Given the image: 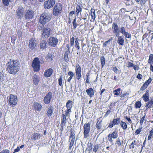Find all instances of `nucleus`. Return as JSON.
Instances as JSON below:
<instances>
[{
  "mask_svg": "<svg viewBox=\"0 0 153 153\" xmlns=\"http://www.w3.org/2000/svg\"><path fill=\"white\" fill-rule=\"evenodd\" d=\"M40 70V68H33V70L35 72H38Z\"/></svg>",
  "mask_w": 153,
  "mask_h": 153,
  "instance_id": "nucleus-60",
  "label": "nucleus"
},
{
  "mask_svg": "<svg viewBox=\"0 0 153 153\" xmlns=\"http://www.w3.org/2000/svg\"><path fill=\"white\" fill-rule=\"evenodd\" d=\"M148 63L150 65V67H153V54H150L148 60Z\"/></svg>",
  "mask_w": 153,
  "mask_h": 153,
  "instance_id": "nucleus-23",
  "label": "nucleus"
},
{
  "mask_svg": "<svg viewBox=\"0 0 153 153\" xmlns=\"http://www.w3.org/2000/svg\"><path fill=\"white\" fill-rule=\"evenodd\" d=\"M40 63L39 58L37 57L35 58L33 61L32 67H40Z\"/></svg>",
  "mask_w": 153,
  "mask_h": 153,
  "instance_id": "nucleus-13",
  "label": "nucleus"
},
{
  "mask_svg": "<svg viewBox=\"0 0 153 153\" xmlns=\"http://www.w3.org/2000/svg\"><path fill=\"white\" fill-rule=\"evenodd\" d=\"M20 65V62L16 61H13L10 60L9 62L7 64V66L8 67H17ZM20 65H19V66Z\"/></svg>",
  "mask_w": 153,
  "mask_h": 153,
  "instance_id": "nucleus-11",
  "label": "nucleus"
},
{
  "mask_svg": "<svg viewBox=\"0 0 153 153\" xmlns=\"http://www.w3.org/2000/svg\"><path fill=\"white\" fill-rule=\"evenodd\" d=\"M112 123L114 125L119 124L120 123V118H117L116 119H114L112 121Z\"/></svg>",
  "mask_w": 153,
  "mask_h": 153,
  "instance_id": "nucleus-29",
  "label": "nucleus"
},
{
  "mask_svg": "<svg viewBox=\"0 0 153 153\" xmlns=\"http://www.w3.org/2000/svg\"><path fill=\"white\" fill-rule=\"evenodd\" d=\"M112 28L114 30L113 31V33L120 31L119 30V27L115 23H114L112 24Z\"/></svg>",
  "mask_w": 153,
  "mask_h": 153,
  "instance_id": "nucleus-24",
  "label": "nucleus"
},
{
  "mask_svg": "<svg viewBox=\"0 0 153 153\" xmlns=\"http://www.w3.org/2000/svg\"><path fill=\"white\" fill-rule=\"evenodd\" d=\"M75 13V11H71L69 13L68 15L69 17H73V14H74Z\"/></svg>",
  "mask_w": 153,
  "mask_h": 153,
  "instance_id": "nucleus-56",
  "label": "nucleus"
},
{
  "mask_svg": "<svg viewBox=\"0 0 153 153\" xmlns=\"http://www.w3.org/2000/svg\"><path fill=\"white\" fill-rule=\"evenodd\" d=\"M66 120L65 115L64 114H63L62 118V122L61 124V129H62V130L63 129L64 126H65V123L66 122Z\"/></svg>",
  "mask_w": 153,
  "mask_h": 153,
  "instance_id": "nucleus-19",
  "label": "nucleus"
},
{
  "mask_svg": "<svg viewBox=\"0 0 153 153\" xmlns=\"http://www.w3.org/2000/svg\"><path fill=\"white\" fill-rule=\"evenodd\" d=\"M128 67H135V66H134L133 63L130 62L128 63Z\"/></svg>",
  "mask_w": 153,
  "mask_h": 153,
  "instance_id": "nucleus-64",
  "label": "nucleus"
},
{
  "mask_svg": "<svg viewBox=\"0 0 153 153\" xmlns=\"http://www.w3.org/2000/svg\"><path fill=\"white\" fill-rule=\"evenodd\" d=\"M24 13V10L23 8L21 6H19L16 10V15L19 17V18L21 19L23 16Z\"/></svg>",
  "mask_w": 153,
  "mask_h": 153,
  "instance_id": "nucleus-9",
  "label": "nucleus"
},
{
  "mask_svg": "<svg viewBox=\"0 0 153 153\" xmlns=\"http://www.w3.org/2000/svg\"><path fill=\"white\" fill-rule=\"evenodd\" d=\"M53 107L52 106H50L48 108L47 111L46 115L48 117H51L53 114Z\"/></svg>",
  "mask_w": 153,
  "mask_h": 153,
  "instance_id": "nucleus-16",
  "label": "nucleus"
},
{
  "mask_svg": "<svg viewBox=\"0 0 153 153\" xmlns=\"http://www.w3.org/2000/svg\"><path fill=\"white\" fill-rule=\"evenodd\" d=\"M98 148L99 147L98 144L95 145L93 149V151L95 152H97Z\"/></svg>",
  "mask_w": 153,
  "mask_h": 153,
  "instance_id": "nucleus-52",
  "label": "nucleus"
},
{
  "mask_svg": "<svg viewBox=\"0 0 153 153\" xmlns=\"http://www.w3.org/2000/svg\"><path fill=\"white\" fill-rule=\"evenodd\" d=\"M81 68H77L76 69V78L79 80L81 78Z\"/></svg>",
  "mask_w": 153,
  "mask_h": 153,
  "instance_id": "nucleus-20",
  "label": "nucleus"
},
{
  "mask_svg": "<svg viewBox=\"0 0 153 153\" xmlns=\"http://www.w3.org/2000/svg\"><path fill=\"white\" fill-rule=\"evenodd\" d=\"M125 117L129 123H132V121L130 118H128L127 116H126Z\"/></svg>",
  "mask_w": 153,
  "mask_h": 153,
  "instance_id": "nucleus-61",
  "label": "nucleus"
},
{
  "mask_svg": "<svg viewBox=\"0 0 153 153\" xmlns=\"http://www.w3.org/2000/svg\"><path fill=\"white\" fill-rule=\"evenodd\" d=\"M52 32L51 29L48 25H46L42 29V37L44 38H48Z\"/></svg>",
  "mask_w": 153,
  "mask_h": 153,
  "instance_id": "nucleus-3",
  "label": "nucleus"
},
{
  "mask_svg": "<svg viewBox=\"0 0 153 153\" xmlns=\"http://www.w3.org/2000/svg\"><path fill=\"white\" fill-rule=\"evenodd\" d=\"M142 76L140 74H138L137 76V78L139 79H142Z\"/></svg>",
  "mask_w": 153,
  "mask_h": 153,
  "instance_id": "nucleus-63",
  "label": "nucleus"
},
{
  "mask_svg": "<svg viewBox=\"0 0 153 153\" xmlns=\"http://www.w3.org/2000/svg\"><path fill=\"white\" fill-rule=\"evenodd\" d=\"M52 97V93L51 92H48L44 97V102L46 104H49Z\"/></svg>",
  "mask_w": 153,
  "mask_h": 153,
  "instance_id": "nucleus-8",
  "label": "nucleus"
},
{
  "mask_svg": "<svg viewBox=\"0 0 153 153\" xmlns=\"http://www.w3.org/2000/svg\"><path fill=\"white\" fill-rule=\"evenodd\" d=\"M146 114H145V115L143 116V117H142L140 119V124L141 125H142L143 124V121H144L145 120V116H146Z\"/></svg>",
  "mask_w": 153,
  "mask_h": 153,
  "instance_id": "nucleus-46",
  "label": "nucleus"
},
{
  "mask_svg": "<svg viewBox=\"0 0 153 153\" xmlns=\"http://www.w3.org/2000/svg\"><path fill=\"white\" fill-rule=\"evenodd\" d=\"M39 135L38 133H34L31 136V138L33 140H36L39 139Z\"/></svg>",
  "mask_w": 153,
  "mask_h": 153,
  "instance_id": "nucleus-28",
  "label": "nucleus"
},
{
  "mask_svg": "<svg viewBox=\"0 0 153 153\" xmlns=\"http://www.w3.org/2000/svg\"><path fill=\"white\" fill-rule=\"evenodd\" d=\"M17 68H7V70L11 74H16L19 70Z\"/></svg>",
  "mask_w": 153,
  "mask_h": 153,
  "instance_id": "nucleus-14",
  "label": "nucleus"
},
{
  "mask_svg": "<svg viewBox=\"0 0 153 153\" xmlns=\"http://www.w3.org/2000/svg\"><path fill=\"white\" fill-rule=\"evenodd\" d=\"M101 122L102 120L100 121H99V120H98L97 121V122L96 123V127L98 129H100L101 127H102V125H101Z\"/></svg>",
  "mask_w": 153,
  "mask_h": 153,
  "instance_id": "nucleus-33",
  "label": "nucleus"
},
{
  "mask_svg": "<svg viewBox=\"0 0 153 153\" xmlns=\"http://www.w3.org/2000/svg\"><path fill=\"white\" fill-rule=\"evenodd\" d=\"M33 16V12L32 10H28L25 15L26 19H32Z\"/></svg>",
  "mask_w": 153,
  "mask_h": 153,
  "instance_id": "nucleus-12",
  "label": "nucleus"
},
{
  "mask_svg": "<svg viewBox=\"0 0 153 153\" xmlns=\"http://www.w3.org/2000/svg\"><path fill=\"white\" fill-rule=\"evenodd\" d=\"M120 32L123 34L126 32L125 31V29L124 27H121L120 28Z\"/></svg>",
  "mask_w": 153,
  "mask_h": 153,
  "instance_id": "nucleus-49",
  "label": "nucleus"
},
{
  "mask_svg": "<svg viewBox=\"0 0 153 153\" xmlns=\"http://www.w3.org/2000/svg\"><path fill=\"white\" fill-rule=\"evenodd\" d=\"M90 124L89 123L85 124L83 126L84 138H87L89 136Z\"/></svg>",
  "mask_w": 153,
  "mask_h": 153,
  "instance_id": "nucleus-4",
  "label": "nucleus"
},
{
  "mask_svg": "<svg viewBox=\"0 0 153 153\" xmlns=\"http://www.w3.org/2000/svg\"><path fill=\"white\" fill-rule=\"evenodd\" d=\"M37 44V42L34 39L32 38L29 40V46L30 49L32 50L35 49Z\"/></svg>",
  "mask_w": 153,
  "mask_h": 153,
  "instance_id": "nucleus-10",
  "label": "nucleus"
},
{
  "mask_svg": "<svg viewBox=\"0 0 153 153\" xmlns=\"http://www.w3.org/2000/svg\"><path fill=\"white\" fill-rule=\"evenodd\" d=\"M42 107V105L40 104L37 102L34 103L33 108L35 110L39 111H41Z\"/></svg>",
  "mask_w": 153,
  "mask_h": 153,
  "instance_id": "nucleus-17",
  "label": "nucleus"
},
{
  "mask_svg": "<svg viewBox=\"0 0 153 153\" xmlns=\"http://www.w3.org/2000/svg\"><path fill=\"white\" fill-rule=\"evenodd\" d=\"M123 35H124L126 38H129L130 39L131 35L129 33L126 32L123 34Z\"/></svg>",
  "mask_w": 153,
  "mask_h": 153,
  "instance_id": "nucleus-44",
  "label": "nucleus"
},
{
  "mask_svg": "<svg viewBox=\"0 0 153 153\" xmlns=\"http://www.w3.org/2000/svg\"><path fill=\"white\" fill-rule=\"evenodd\" d=\"M71 134L70 135L69 141L70 140L71 138H75V134L74 132H73V131L71 129L70 130Z\"/></svg>",
  "mask_w": 153,
  "mask_h": 153,
  "instance_id": "nucleus-38",
  "label": "nucleus"
},
{
  "mask_svg": "<svg viewBox=\"0 0 153 153\" xmlns=\"http://www.w3.org/2000/svg\"><path fill=\"white\" fill-rule=\"evenodd\" d=\"M73 27L74 28V29H75L76 27V26L77 25L76 24V18L74 19L73 22ZM77 25H78V24Z\"/></svg>",
  "mask_w": 153,
  "mask_h": 153,
  "instance_id": "nucleus-48",
  "label": "nucleus"
},
{
  "mask_svg": "<svg viewBox=\"0 0 153 153\" xmlns=\"http://www.w3.org/2000/svg\"><path fill=\"white\" fill-rule=\"evenodd\" d=\"M112 138H116L118 137L117 134L115 131L113 132L112 134Z\"/></svg>",
  "mask_w": 153,
  "mask_h": 153,
  "instance_id": "nucleus-42",
  "label": "nucleus"
},
{
  "mask_svg": "<svg viewBox=\"0 0 153 153\" xmlns=\"http://www.w3.org/2000/svg\"><path fill=\"white\" fill-rule=\"evenodd\" d=\"M55 4L54 0H48L45 3V9H49L52 8Z\"/></svg>",
  "mask_w": 153,
  "mask_h": 153,
  "instance_id": "nucleus-7",
  "label": "nucleus"
},
{
  "mask_svg": "<svg viewBox=\"0 0 153 153\" xmlns=\"http://www.w3.org/2000/svg\"><path fill=\"white\" fill-rule=\"evenodd\" d=\"M117 43L121 45H123L124 44V39L123 36H120L118 38Z\"/></svg>",
  "mask_w": 153,
  "mask_h": 153,
  "instance_id": "nucleus-21",
  "label": "nucleus"
},
{
  "mask_svg": "<svg viewBox=\"0 0 153 153\" xmlns=\"http://www.w3.org/2000/svg\"><path fill=\"white\" fill-rule=\"evenodd\" d=\"M120 88H118L117 90L114 91L113 92L114 95H118L120 93Z\"/></svg>",
  "mask_w": 153,
  "mask_h": 153,
  "instance_id": "nucleus-41",
  "label": "nucleus"
},
{
  "mask_svg": "<svg viewBox=\"0 0 153 153\" xmlns=\"http://www.w3.org/2000/svg\"><path fill=\"white\" fill-rule=\"evenodd\" d=\"M62 6L60 4H57L54 7L53 10V14L54 16H58L61 13Z\"/></svg>",
  "mask_w": 153,
  "mask_h": 153,
  "instance_id": "nucleus-5",
  "label": "nucleus"
},
{
  "mask_svg": "<svg viewBox=\"0 0 153 153\" xmlns=\"http://www.w3.org/2000/svg\"><path fill=\"white\" fill-rule=\"evenodd\" d=\"M70 53V51H66L64 54V58L65 60V62H67L69 61V58L70 57L68 56V54Z\"/></svg>",
  "mask_w": 153,
  "mask_h": 153,
  "instance_id": "nucleus-25",
  "label": "nucleus"
},
{
  "mask_svg": "<svg viewBox=\"0 0 153 153\" xmlns=\"http://www.w3.org/2000/svg\"><path fill=\"white\" fill-rule=\"evenodd\" d=\"M74 43V38L72 37L70 39V44L71 46H73Z\"/></svg>",
  "mask_w": 153,
  "mask_h": 153,
  "instance_id": "nucleus-45",
  "label": "nucleus"
},
{
  "mask_svg": "<svg viewBox=\"0 0 153 153\" xmlns=\"http://www.w3.org/2000/svg\"><path fill=\"white\" fill-rule=\"evenodd\" d=\"M142 128V127L138 129H137L135 131V134L136 135H137L139 134L140 132L141 131V129Z\"/></svg>",
  "mask_w": 153,
  "mask_h": 153,
  "instance_id": "nucleus-55",
  "label": "nucleus"
},
{
  "mask_svg": "<svg viewBox=\"0 0 153 153\" xmlns=\"http://www.w3.org/2000/svg\"><path fill=\"white\" fill-rule=\"evenodd\" d=\"M58 82H59V85L60 86H62V76H60V78L59 79Z\"/></svg>",
  "mask_w": 153,
  "mask_h": 153,
  "instance_id": "nucleus-47",
  "label": "nucleus"
},
{
  "mask_svg": "<svg viewBox=\"0 0 153 153\" xmlns=\"http://www.w3.org/2000/svg\"><path fill=\"white\" fill-rule=\"evenodd\" d=\"M147 103L151 106L153 104V98H152L150 100L147 102Z\"/></svg>",
  "mask_w": 153,
  "mask_h": 153,
  "instance_id": "nucleus-54",
  "label": "nucleus"
},
{
  "mask_svg": "<svg viewBox=\"0 0 153 153\" xmlns=\"http://www.w3.org/2000/svg\"><path fill=\"white\" fill-rule=\"evenodd\" d=\"M3 4L6 6H8L10 1V0H2Z\"/></svg>",
  "mask_w": 153,
  "mask_h": 153,
  "instance_id": "nucleus-43",
  "label": "nucleus"
},
{
  "mask_svg": "<svg viewBox=\"0 0 153 153\" xmlns=\"http://www.w3.org/2000/svg\"><path fill=\"white\" fill-rule=\"evenodd\" d=\"M111 112V111L110 110H108L107 112H106V114H105L104 117H107L109 114H110V112Z\"/></svg>",
  "mask_w": 153,
  "mask_h": 153,
  "instance_id": "nucleus-62",
  "label": "nucleus"
},
{
  "mask_svg": "<svg viewBox=\"0 0 153 153\" xmlns=\"http://www.w3.org/2000/svg\"><path fill=\"white\" fill-rule=\"evenodd\" d=\"M100 60L102 66L103 67L105 64V58L104 56H102L101 57Z\"/></svg>",
  "mask_w": 153,
  "mask_h": 153,
  "instance_id": "nucleus-37",
  "label": "nucleus"
},
{
  "mask_svg": "<svg viewBox=\"0 0 153 153\" xmlns=\"http://www.w3.org/2000/svg\"><path fill=\"white\" fill-rule=\"evenodd\" d=\"M72 101L69 100L66 103V107L67 108H71L72 107Z\"/></svg>",
  "mask_w": 153,
  "mask_h": 153,
  "instance_id": "nucleus-31",
  "label": "nucleus"
},
{
  "mask_svg": "<svg viewBox=\"0 0 153 153\" xmlns=\"http://www.w3.org/2000/svg\"><path fill=\"white\" fill-rule=\"evenodd\" d=\"M82 8L80 6L77 5L76 7V12L77 13V16L79 12L81 13L82 11Z\"/></svg>",
  "mask_w": 153,
  "mask_h": 153,
  "instance_id": "nucleus-30",
  "label": "nucleus"
},
{
  "mask_svg": "<svg viewBox=\"0 0 153 153\" xmlns=\"http://www.w3.org/2000/svg\"><path fill=\"white\" fill-rule=\"evenodd\" d=\"M153 129L151 130L149 132V134L148 136V140H150L153 137Z\"/></svg>",
  "mask_w": 153,
  "mask_h": 153,
  "instance_id": "nucleus-36",
  "label": "nucleus"
},
{
  "mask_svg": "<svg viewBox=\"0 0 153 153\" xmlns=\"http://www.w3.org/2000/svg\"><path fill=\"white\" fill-rule=\"evenodd\" d=\"M147 86H148L147 85H146L145 84H144L140 88V91H142L144 90L147 88Z\"/></svg>",
  "mask_w": 153,
  "mask_h": 153,
  "instance_id": "nucleus-51",
  "label": "nucleus"
},
{
  "mask_svg": "<svg viewBox=\"0 0 153 153\" xmlns=\"http://www.w3.org/2000/svg\"><path fill=\"white\" fill-rule=\"evenodd\" d=\"M39 81V79L37 75L35 74L34 75L33 78V82L35 85L38 84Z\"/></svg>",
  "mask_w": 153,
  "mask_h": 153,
  "instance_id": "nucleus-26",
  "label": "nucleus"
},
{
  "mask_svg": "<svg viewBox=\"0 0 153 153\" xmlns=\"http://www.w3.org/2000/svg\"><path fill=\"white\" fill-rule=\"evenodd\" d=\"M48 42L49 45L55 47L57 45L58 41L56 37H51L48 39Z\"/></svg>",
  "mask_w": 153,
  "mask_h": 153,
  "instance_id": "nucleus-6",
  "label": "nucleus"
},
{
  "mask_svg": "<svg viewBox=\"0 0 153 153\" xmlns=\"http://www.w3.org/2000/svg\"><path fill=\"white\" fill-rule=\"evenodd\" d=\"M116 142L118 146H120L121 145V143L120 142V137H119L117 138L116 141Z\"/></svg>",
  "mask_w": 153,
  "mask_h": 153,
  "instance_id": "nucleus-57",
  "label": "nucleus"
},
{
  "mask_svg": "<svg viewBox=\"0 0 153 153\" xmlns=\"http://www.w3.org/2000/svg\"><path fill=\"white\" fill-rule=\"evenodd\" d=\"M48 57L51 60H53V56L51 53H48Z\"/></svg>",
  "mask_w": 153,
  "mask_h": 153,
  "instance_id": "nucleus-58",
  "label": "nucleus"
},
{
  "mask_svg": "<svg viewBox=\"0 0 153 153\" xmlns=\"http://www.w3.org/2000/svg\"><path fill=\"white\" fill-rule=\"evenodd\" d=\"M120 125L123 128L124 130L126 129L127 128V126L126 123L125 122H123L122 121H121Z\"/></svg>",
  "mask_w": 153,
  "mask_h": 153,
  "instance_id": "nucleus-32",
  "label": "nucleus"
},
{
  "mask_svg": "<svg viewBox=\"0 0 153 153\" xmlns=\"http://www.w3.org/2000/svg\"><path fill=\"white\" fill-rule=\"evenodd\" d=\"M91 15L92 18L93 19H95V13L94 10L91 9Z\"/></svg>",
  "mask_w": 153,
  "mask_h": 153,
  "instance_id": "nucleus-35",
  "label": "nucleus"
},
{
  "mask_svg": "<svg viewBox=\"0 0 153 153\" xmlns=\"http://www.w3.org/2000/svg\"><path fill=\"white\" fill-rule=\"evenodd\" d=\"M47 42L46 41L42 40L40 43V47L41 49H45L46 48Z\"/></svg>",
  "mask_w": 153,
  "mask_h": 153,
  "instance_id": "nucleus-27",
  "label": "nucleus"
},
{
  "mask_svg": "<svg viewBox=\"0 0 153 153\" xmlns=\"http://www.w3.org/2000/svg\"><path fill=\"white\" fill-rule=\"evenodd\" d=\"M53 73V69L52 68H49L46 70L44 73V76L45 77H50Z\"/></svg>",
  "mask_w": 153,
  "mask_h": 153,
  "instance_id": "nucleus-18",
  "label": "nucleus"
},
{
  "mask_svg": "<svg viewBox=\"0 0 153 153\" xmlns=\"http://www.w3.org/2000/svg\"><path fill=\"white\" fill-rule=\"evenodd\" d=\"M10 152L9 150H7V149H5L3 151H2L1 152H0V153H9Z\"/></svg>",
  "mask_w": 153,
  "mask_h": 153,
  "instance_id": "nucleus-59",
  "label": "nucleus"
},
{
  "mask_svg": "<svg viewBox=\"0 0 153 153\" xmlns=\"http://www.w3.org/2000/svg\"><path fill=\"white\" fill-rule=\"evenodd\" d=\"M8 101L9 104L12 107L16 106L18 102L17 96L15 95L10 94L9 97H7Z\"/></svg>",
  "mask_w": 153,
  "mask_h": 153,
  "instance_id": "nucleus-2",
  "label": "nucleus"
},
{
  "mask_svg": "<svg viewBox=\"0 0 153 153\" xmlns=\"http://www.w3.org/2000/svg\"><path fill=\"white\" fill-rule=\"evenodd\" d=\"M4 76L2 72H0V81L1 82L4 80Z\"/></svg>",
  "mask_w": 153,
  "mask_h": 153,
  "instance_id": "nucleus-53",
  "label": "nucleus"
},
{
  "mask_svg": "<svg viewBox=\"0 0 153 153\" xmlns=\"http://www.w3.org/2000/svg\"><path fill=\"white\" fill-rule=\"evenodd\" d=\"M152 81V79L151 78H149L148 80H147L145 83H144L147 86Z\"/></svg>",
  "mask_w": 153,
  "mask_h": 153,
  "instance_id": "nucleus-50",
  "label": "nucleus"
},
{
  "mask_svg": "<svg viewBox=\"0 0 153 153\" xmlns=\"http://www.w3.org/2000/svg\"><path fill=\"white\" fill-rule=\"evenodd\" d=\"M24 145H22L20 147H18L14 151L13 153H15L16 152H18L20 150V149H22L24 147Z\"/></svg>",
  "mask_w": 153,
  "mask_h": 153,
  "instance_id": "nucleus-40",
  "label": "nucleus"
},
{
  "mask_svg": "<svg viewBox=\"0 0 153 153\" xmlns=\"http://www.w3.org/2000/svg\"><path fill=\"white\" fill-rule=\"evenodd\" d=\"M75 39V47H76L78 50H79L80 48V47L79 45V43L78 42V39L77 38H76Z\"/></svg>",
  "mask_w": 153,
  "mask_h": 153,
  "instance_id": "nucleus-34",
  "label": "nucleus"
},
{
  "mask_svg": "<svg viewBox=\"0 0 153 153\" xmlns=\"http://www.w3.org/2000/svg\"><path fill=\"white\" fill-rule=\"evenodd\" d=\"M141 105V102L139 101L136 102L135 104V108H140Z\"/></svg>",
  "mask_w": 153,
  "mask_h": 153,
  "instance_id": "nucleus-39",
  "label": "nucleus"
},
{
  "mask_svg": "<svg viewBox=\"0 0 153 153\" xmlns=\"http://www.w3.org/2000/svg\"><path fill=\"white\" fill-rule=\"evenodd\" d=\"M52 14L48 12H45L40 16L39 22L42 25H45L51 19Z\"/></svg>",
  "mask_w": 153,
  "mask_h": 153,
  "instance_id": "nucleus-1",
  "label": "nucleus"
},
{
  "mask_svg": "<svg viewBox=\"0 0 153 153\" xmlns=\"http://www.w3.org/2000/svg\"><path fill=\"white\" fill-rule=\"evenodd\" d=\"M86 92L90 97H92L94 95V90L92 88H90L87 89Z\"/></svg>",
  "mask_w": 153,
  "mask_h": 153,
  "instance_id": "nucleus-22",
  "label": "nucleus"
},
{
  "mask_svg": "<svg viewBox=\"0 0 153 153\" xmlns=\"http://www.w3.org/2000/svg\"><path fill=\"white\" fill-rule=\"evenodd\" d=\"M149 93L148 90L146 91V93L144 94L143 97V100L145 102L148 101L149 100Z\"/></svg>",
  "mask_w": 153,
  "mask_h": 153,
  "instance_id": "nucleus-15",
  "label": "nucleus"
}]
</instances>
